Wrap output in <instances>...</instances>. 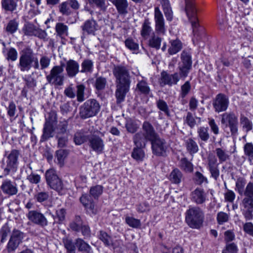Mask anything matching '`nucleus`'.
Segmentation results:
<instances>
[{
    "instance_id": "obj_1",
    "label": "nucleus",
    "mask_w": 253,
    "mask_h": 253,
    "mask_svg": "<svg viewBox=\"0 0 253 253\" xmlns=\"http://www.w3.org/2000/svg\"><path fill=\"white\" fill-rule=\"evenodd\" d=\"M242 195L244 196L241 203L242 213L246 220L253 218V182H249L246 185Z\"/></svg>"
},
{
    "instance_id": "obj_44",
    "label": "nucleus",
    "mask_w": 253,
    "mask_h": 253,
    "mask_svg": "<svg viewBox=\"0 0 253 253\" xmlns=\"http://www.w3.org/2000/svg\"><path fill=\"white\" fill-rule=\"evenodd\" d=\"M103 187L100 185H96L90 187L89 194L91 196L95 199L98 198L102 194L103 192Z\"/></svg>"
},
{
    "instance_id": "obj_49",
    "label": "nucleus",
    "mask_w": 253,
    "mask_h": 253,
    "mask_svg": "<svg viewBox=\"0 0 253 253\" xmlns=\"http://www.w3.org/2000/svg\"><path fill=\"white\" fill-rule=\"evenodd\" d=\"M58 7L59 12L63 15L69 16L72 13V11L66 1L60 4Z\"/></svg>"
},
{
    "instance_id": "obj_64",
    "label": "nucleus",
    "mask_w": 253,
    "mask_h": 253,
    "mask_svg": "<svg viewBox=\"0 0 253 253\" xmlns=\"http://www.w3.org/2000/svg\"><path fill=\"white\" fill-rule=\"evenodd\" d=\"M237 246L232 243L227 244L225 249L222 251V253H237Z\"/></svg>"
},
{
    "instance_id": "obj_36",
    "label": "nucleus",
    "mask_w": 253,
    "mask_h": 253,
    "mask_svg": "<svg viewBox=\"0 0 253 253\" xmlns=\"http://www.w3.org/2000/svg\"><path fill=\"white\" fill-rule=\"evenodd\" d=\"M170 43V46L168 49V52L170 55L177 53L182 48V44L179 40H172Z\"/></svg>"
},
{
    "instance_id": "obj_18",
    "label": "nucleus",
    "mask_w": 253,
    "mask_h": 253,
    "mask_svg": "<svg viewBox=\"0 0 253 253\" xmlns=\"http://www.w3.org/2000/svg\"><path fill=\"white\" fill-rule=\"evenodd\" d=\"M192 67L178 64L179 72L169 75L167 72L163 71L161 73L162 79H178V78H185L187 77Z\"/></svg>"
},
{
    "instance_id": "obj_58",
    "label": "nucleus",
    "mask_w": 253,
    "mask_h": 253,
    "mask_svg": "<svg viewBox=\"0 0 253 253\" xmlns=\"http://www.w3.org/2000/svg\"><path fill=\"white\" fill-rule=\"evenodd\" d=\"M137 88L141 93L145 94H147L150 92V88L147 83L144 80H141L137 84Z\"/></svg>"
},
{
    "instance_id": "obj_8",
    "label": "nucleus",
    "mask_w": 253,
    "mask_h": 253,
    "mask_svg": "<svg viewBox=\"0 0 253 253\" xmlns=\"http://www.w3.org/2000/svg\"><path fill=\"white\" fill-rule=\"evenodd\" d=\"M20 155V151L12 150L6 157V164H3L2 168L5 175L9 174L11 171H15L18 164V158Z\"/></svg>"
},
{
    "instance_id": "obj_52",
    "label": "nucleus",
    "mask_w": 253,
    "mask_h": 253,
    "mask_svg": "<svg viewBox=\"0 0 253 253\" xmlns=\"http://www.w3.org/2000/svg\"><path fill=\"white\" fill-rule=\"evenodd\" d=\"M125 126L127 131L131 133L135 132L139 128L138 124L132 120L127 121Z\"/></svg>"
},
{
    "instance_id": "obj_19",
    "label": "nucleus",
    "mask_w": 253,
    "mask_h": 253,
    "mask_svg": "<svg viewBox=\"0 0 253 253\" xmlns=\"http://www.w3.org/2000/svg\"><path fill=\"white\" fill-rule=\"evenodd\" d=\"M0 188L2 193L8 196L15 195L18 191L16 183L8 179L2 181Z\"/></svg>"
},
{
    "instance_id": "obj_62",
    "label": "nucleus",
    "mask_w": 253,
    "mask_h": 253,
    "mask_svg": "<svg viewBox=\"0 0 253 253\" xmlns=\"http://www.w3.org/2000/svg\"><path fill=\"white\" fill-rule=\"evenodd\" d=\"M80 200L84 208L93 202L91 196L87 194H83L80 197Z\"/></svg>"
},
{
    "instance_id": "obj_35",
    "label": "nucleus",
    "mask_w": 253,
    "mask_h": 253,
    "mask_svg": "<svg viewBox=\"0 0 253 253\" xmlns=\"http://www.w3.org/2000/svg\"><path fill=\"white\" fill-rule=\"evenodd\" d=\"M196 119L198 120L197 123L192 113L188 112L184 118V122L191 128H193L201 122V119L200 118L197 117Z\"/></svg>"
},
{
    "instance_id": "obj_63",
    "label": "nucleus",
    "mask_w": 253,
    "mask_h": 253,
    "mask_svg": "<svg viewBox=\"0 0 253 253\" xmlns=\"http://www.w3.org/2000/svg\"><path fill=\"white\" fill-rule=\"evenodd\" d=\"M27 179L32 184H38L41 181V176L38 174H35L31 172V173L28 175Z\"/></svg>"
},
{
    "instance_id": "obj_17",
    "label": "nucleus",
    "mask_w": 253,
    "mask_h": 253,
    "mask_svg": "<svg viewBox=\"0 0 253 253\" xmlns=\"http://www.w3.org/2000/svg\"><path fill=\"white\" fill-rule=\"evenodd\" d=\"M207 159V168L210 172L211 177L216 180L219 177L220 173L217 159L212 154H210Z\"/></svg>"
},
{
    "instance_id": "obj_2",
    "label": "nucleus",
    "mask_w": 253,
    "mask_h": 253,
    "mask_svg": "<svg viewBox=\"0 0 253 253\" xmlns=\"http://www.w3.org/2000/svg\"><path fill=\"white\" fill-rule=\"evenodd\" d=\"M204 213L198 207L190 206L185 212V221L193 229H199L203 224Z\"/></svg>"
},
{
    "instance_id": "obj_51",
    "label": "nucleus",
    "mask_w": 253,
    "mask_h": 253,
    "mask_svg": "<svg viewBox=\"0 0 253 253\" xmlns=\"http://www.w3.org/2000/svg\"><path fill=\"white\" fill-rule=\"evenodd\" d=\"M241 125L246 131H250L252 129L253 126L252 122L250 120L244 115H241L240 118Z\"/></svg>"
},
{
    "instance_id": "obj_29",
    "label": "nucleus",
    "mask_w": 253,
    "mask_h": 253,
    "mask_svg": "<svg viewBox=\"0 0 253 253\" xmlns=\"http://www.w3.org/2000/svg\"><path fill=\"white\" fill-rule=\"evenodd\" d=\"M68 26L62 22H58L56 24L55 30L57 36L61 39L64 38L68 35Z\"/></svg>"
},
{
    "instance_id": "obj_9",
    "label": "nucleus",
    "mask_w": 253,
    "mask_h": 253,
    "mask_svg": "<svg viewBox=\"0 0 253 253\" xmlns=\"http://www.w3.org/2000/svg\"><path fill=\"white\" fill-rule=\"evenodd\" d=\"M47 184L52 189L61 193L64 185L61 179L58 177L56 170L53 169L47 170L45 173Z\"/></svg>"
},
{
    "instance_id": "obj_47",
    "label": "nucleus",
    "mask_w": 253,
    "mask_h": 253,
    "mask_svg": "<svg viewBox=\"0 0 253 253\" xmlns=\"http://www.w3.org/2000/svg\"><path fill=\"white\" fill-rule=\"evenodd\" d=\"M246 184V180L245 178L239 177L237 179L235 189L240 195H242L245 191Z\"/></svg>"
},
{
    "instance_id": "obj_32",
    "label": "nucleus",
    "mask_w": 253,
    "mask_h": 253,
    "mask_svg": "<svg viewBox=\"0 0 253 253\" xmlns=\"http://www.w3.org/2000/svg\"><path fill=\"white\" fill-rule=\"evenodd\" d=\"M169 178L171 183L178 184L181 182L183 174L179 169L175 168L170 172Z\"/></svg>"
},
{
    "instance_id": "obj_28",
    "label": "nucleus",
    "mask_w": 253,
    "mask_h": 253,
    "mask_svg": "<svg viewBox=\"0 0 253 253\" xmlns=\"http://www.w3.org/2000/svg\"><path fill=\"white\" fill-rule=\"evenodd\" d=\"M185 146L187 151L192 156L199 151V147L197 142L191 138H189L185 140Z\"/></svg>"
},
{
    "instance_id": "obj_26",
    "label": "nucleus",
    "mask_w": 253,
    "mask_h": 253,
    "mask_svg": "<svg viewBox=\"0 0 253 253\" xmlns=\"http://www.w3.org/2000/svg\"><path fill=\"white\" fill-rule=\"evenodd\" d=\"M81 28L84 32H86L88 34L94 35L95 32L97 30V24L93 19L87 20L81 26Z\"/></svg>"
},
{
    "instance_id": "obj_11",
    "label": "nucleus",
    "mask_w": 253,
    "mask_h": 253,
    "mask_svg": "<svg viewBox=\"0 0 253 253\" xmlns=\"http://www.w3.org/2000/svg\"><path fill=\"white\" fill-rule=\"evenodd\" d=\"M152 153L157 156L165 157L168 149V145L165 139L159 135L151 142Z\"/></svg>"
},
{
    "instance_id": "obj_30",
    "label": "nucleus",
    "mask_w": 253,
    "mask_h": 253,
    "mask_svg": "<svg viewBox=\"0 0 253 253\" xmlns=\"http://www.w3.org/2000/svg\"><path fill=\"white\" fill-rule=\"evenodd\" d=\"M66 214V211L64 208L57 209L55 215L50 213L54 219L53 224H61L65 219Z\"/></svg>"
},
{
    "instance_id": "obj_25",
    "label": "nucleus",
    "mask_w": 253,
    "mask_h": 253,
    "mask_svg": "<svg viewBox=\"0 0 253 253\" xmlns=\"http://www.w3.org/2000/svg\"><path fill=\"white\" fill-rule=\"evenodd\" d=\"M116 7L120 14L125 15L127 13L128 4L127 0H109Z\"/></svg>"
},
{
    "instance_id": "obj_33",
    "label": "nucleus",
    "mask_w": 253,
    "mask_h": 253,
    "mask_svg": "<svg viewBox=\"0 0 253 253\" xmlns=\"http://www.w3.org/2000/svg\"><path fill=\"white\" fill-rule=\"evenodd\" d=\"M113 72L117 79H127L129 76L128 70L123 66L116 67Z\"/></svg>"
},
{
    "instance_id": "obj_43",
    "label": "nucleus",
    "mask_w": 253,
    "mask_h": 253,
    "mask_svg": "<svg viewBox=\"0 0 253 253\" xmlns=\"http://www.w3.org/2000/svg\"><path fill=\"white\" fill-rule=\"evenodd\" d=\"M49 198V194L47 191L38 192L34 195V199L39 203H42L46 201Z\"/></svg>"
},
{
    "instance_id": "obj_46",
    "label": "nucleus",
    "mask_w": 253,
    "mask_h": 253,
    "mask_svg": "<svg viewBox=\"0 0 253 253\" xmlns=\"http://www.w3.org/2000/svg\"><path fill=\"white\" fill-rule=\"evenodd\" d=\"M93 62L89 59L84 60L81 64V73H91L93 69Z\"/></svg>"
},
{
    "instance_id": "obj_5",
    "label": "nucleus",
    "mask_w": 253,
    "mask_h": 253,
    "mask_svg": "<svg viewBox=\"0 0 253 253\" xmlns=\"http://www.w3.org/2000/svg\"><path fill=\"white\" fill-rule=\"evenodd\" d=\"M19 66L21 71H28L31 67L32 63H35L34 67L38 68L39 65L38 59L35 57L33 50L30 47L24 48L20 52Z\"/></svg>"
},
{
    "instance_id": "obj_61",
    "label": "nucleus",
    "mask_w": 253,
    "mask_h": 253,
    "mask_svg": "<svg viewBox=\"0 0 253 253\" xmlns=\"http://www.w3.org/2000/svg\"><path fill=\"white\" fill-rule=\"evenodd\" d=\"M85 239H88L91 236V230L89 226L86 224H81L80 230Z\"/></svg>"
},
{
    "instance_id": "obj_45",
    "label": "nucleus",
    "mask_w": 253,
    "mask_h": 253,
    "mask_svg": "<svg viewBox=\"0 0 253 253\" xmlns=\"http://www.w3.org/2000/svg\"><path fill=\"white\" fill-rule=\"evenodd\" d=\"M180 167L181 169L187 172H191L193 170L192 164L185 158H182L180 160Z\"/></svg>"
},
{
    "instance_id": "obj_15",
    "label": "nucleus",
    "mask_w": 253,
    "mask_h": 253,
    "mask_svg": "<svg viewBox=\"0 0 253 253\" xmlns=\"http://www.w3.org/2000/svg\"><path fill=\"white\" fill-rule=\"evenodd\" d=\"M212 105L216 112L225 111L229 105L228 98L224 94L219 93L213 100Z\"/></svg>"
},
{
    "instance_id": "obj_57",
    "label": "nucleus",
    "mask_w": 253,
    "mask_h": 253,
    "mask_svg": "<svg viewBox=\"0 0 253 253\" xmlns=\"http://www.w3.org/2000/svg\"><path fill=\"white\" fill-rule=\"evenodd\" d=\"M63 242L68 253H76V247L72 240L66 239Z\"/></svg>"
},
{
    "instance_id": "obj_37",
    "label": "nucleus",
    "mask_w": 253,
    "mask_h": 253,
    "mask_svg": "<svg viewBox=\"0 0 253 253\" xmlns=\"http://www.w3.org/2000/svg\"><path fill=\"white\" fill-rule=\"evenodd\" d=\"M17 2V0H2V8L6 11L12 12L16 9Z\"/></svg>"
},
{
    "instance_id": "obj_60",
    "label": "nucleus",
    "mask_w": 253,
    "mask_h": 253,
    "mask_svg": "<svg viewBox=\"0 0 253 253\" xmlns=\"http://www.w3.org/2000/svg\"><path fill=\"white\" fill-rule=\"evenodd\" d=\"M157 106L161 111L164 112L167 116H169L170 115L168 106L165 101L161 99L157 101Z\"/></svg>"
},
{
    "instance_id": "obj_31",
    "label": "nucleus",
    "mask_w": 253,
    "mask_h": 253,
    "mask_svg": "<svg viewBox=\"0 0 253 253\" xmlns=\"http://www.w3.org/2000/svg\"><path fill=\"white\" fill-rule=\"evenodd\" d=\"M181 62L178 64L192 67L191 53L189 51L183 50L180 55Z\"/></svg>"
},
{
    "instance_id": "obj_12",
    "label": "nucleus",
    "mask_w": 253,
    "mask_h": 253,
    "mask_svg": "<svg viewBox=\"0 0 253 253\" xmlns=\"http://www.w3.org/2000/svg\"><path fill=\"white\" fill-rule=\"evenodd\" d=\"M27 217L32 223L41 227L48 225V220L45 215L37 210L30 211L27 214Z\"/></svg>"
},
{
    "instance_id": "obj_22",
    "label": "nucleus",
    "mask_w": 253,
    "mask_h": 253,
    "mask_svg": "<svg viewBox=\"0 0 253 253\" xmlns=\"http://www.w3.org/2000/svg\"><path fill=\"white\" fill-rule=\"evenodd\" d=\"M65 64L63 62H60V65L54 66L50 72V74L47 76L49 79H63L64 78L63 71Z\"/></svg>"
},
{
    "instance_id": "obj_34",
    "label": "nucleus",
    "mask_w": 253,
    "mask_h": 253,
    "mask_svg": "<svg viewBox=\"0 0 253 253\" xmlns=\"http://www.w3.org/2000/svg\"><path fill=\"white\" fill-rule=\"evenodd\" d=\"M75 243L79 251L84 252L86 253H92V251L91 247L83 239L78 238L76 240Z\"/></svg>"
},
{
    "instance_id": "obj_7",
    "label": "nucleus",
    "mask_w": 253,
    "mask_h": 253,
    "mask_svg": "<svg viewBox=\"0 0 253 253\" xmlns=\"http://www.w3.org/2000/svg\"><path fill=\"white\" fill-rule=\"evenodd\" d=\"M221 123L226 127H229L232 136L238 134V120L233 112H226L221 115Z\"/></svg>"
},
{
    "instance_id": "obj_4",
    "label": "nucleus",
    "mask_w": 253,
    "mask_h": 253,
    "mask_svg": "<svg viewBox=\"0 0 253 253\" xmlns=\"http://www.w3.org/2000/svg\"><path fill=\"white\" fill-rule=\"evenodd\" d=\"M185 10L187 15L190 21L193 28L194 38L193 42L196 43L200 39V36L203 32V29H198L199 24L196 16L197 10L192 0H185Z\"/></svg>"
},
{
    "instance_id": "obj_40",
    "label": "nucleus",
    "mask_w": 253,
    "mask_h": 253,
    "mask_svg": "<svg viewBox=\"0 0 253 253\" xmlns=\"http://www.w3.org/2000/svg\"><path fill=\"white\" fill-rule=\"evenodd\" d=\"M162 39L156 35L155 33H153L149 40V45L156 49L160 48Z\"/></svg>"
},
{
    "instance_id": "obj_6",
    "label": "nucleus",
    "mask_w": 253,
    "mask_h": 253,
    "mask_svg": "<svg viewBox=\"0 0 253 253\" xmlns=\"http://www.w3.org/2000/svg\"><path fill=\"white\" fill-rule=\"evenodd\" d=\"M100 108V105L96 100H88L81 107L80 117L86 119L94 116L99 112Z\"/></svg>"
},
{
    "instance_id": "obj_59",
    "label": "nucleus",
    "mask_w": 253,
    "mask_h": 253,
    "mask_svg": "<svg viewBox=\"0 0 253 253\" xmlns=\"http://www.w3.org/2000/svg\"><path fill=\"white\" fill-rule=\"evenodd\" d=\"M37 28L32 24H27L25 25L23 28V31L25 35L27 36H34Z\"/></svg>"
},
{
    "instance_id": "obj_24",
    "label": "nucleus",
    "mask_w": 253,
    "mask_h": 253,
    "mask_svg": "<svg viewBox=\"0 0 253 253\" xmlns=\"http://www.w3.org/2000/svg\"><path fill=\"white\" fill-rule=\"evenodd\" d=\"M133 143L135 147L133 148L131 153V157L137 161H142L145 157V152L142 149L146 145L139 146L135 142V140L133 139Z\"/></svg>"
},
{
    "instance_id": "obj_38",
    "label": "nucleus",
    "mask_w": 253,
    "mask_h": 253,
    "mask_svg": "<svg viewBox=\"0 0 253 253\" xmlns=\"http://www.w3.org/2000/svg\"><path fill=\"white\" fill-rule=\"evenodd\" d=\"M152 31V29L151 27V23L149 19H145L141 30V36L144 38H147L150 35Z\"/></svg>"
},
{
    "instance_id": "obj_42",
    "label": "nucleus",
    "mask_w": 253,
    "mask_h": 253,
    "mask_svg": "<svg viewBox=\"0 0 253 253\" xmlns=\"http://www.w3.org/2000/svg\"><path fill=\"white\" fill-rule=\"evenodd\" d=\"M90 135H85L82 132H76L74 137V141L76 145H81L88 140Z\"/></svg>"
},
{
    "instance_id": "obj_16",
    "label": "nucleus",
    "mask_w": 253,
    "mask_h": 253,
    "mask_svg": "<svg viewBox=\"0 0 253 253\" xmlns=\"http://www.w3.org/2000/svg\"><path fill=\"white\" fill-rule=\"evenodd\" d=\"M88 145L89 147L97 154H101L104 149L103 140L98 135H90L88 137Z\"/></svg>"
},
{
    "instance_id": "obj_3",
    "label": "nucleus",
    "mask_w": 253,
    "mask_h": 253,
    "mask_svg": "<svg viewBox=\"0 0 253 253\" xmlns=\"http://www.w3.org/2000/svg\"><path fill=\"white\" fill-rule=\"evenodd\" d=\"M159 134L156 132L153 126L147 121H145L142 126V131L135 133L133 139L137 145H146L148 141L151 142Z\"/></svg>"
},
{
    "instance_id": "obj_54",
    "label": "nucleus",
    "mask_w": 253,
    "mask_h": 253,
    "mask_svg": "<svg viewBox=\"0 0 253 253\" xmlns=\"http://www.w3.org/2000/svg\"><path fill=\"white\" fill-rule=\"evenodd\" d=\"M245 155L249 157V160L251 161L253 160V144L247 143L244 146Z\"/></svg>"
},
{
    "instance_id": "obj_10",
    "label": "nucleus",
    "mask_w": 253,
    "mask_h": 253,
    "mask_svg": "<svg viewBox=\"0 0 253 253\" xmlns=\"http://www.w3.org/2000/svg\"><path fill=\"white\" fill-rule=\"evenodd\" d=\"M25 234L23 232L14 228L12 231L5 251L8 253H13L22 243Z\"/></svg>"
},
{
    "instance_id": "obj_55",
    "label": "nucleus",
    "mask_w": 253,
    "mask_h": 253,
    "mask_svg": "<svg viewBox=\"0 0 253 253\" xmlns=\"http://www.w3.org/2000/svg\"><path fill=\"white\" fill-rule=\"evenodd\" d=\"M10 233V229L7 224H4L0 230V242L4 243L7 237Z\"/></svg>"
},
{
    "instance_id": "obj_20",
    "label": "nucleus",
    "mask_w": 253,
    "mask_h": 253,
    "mask_svg": "<svg viewBox=\"0 0 253 253\" xmlns=\"http://www.w3.org/2000/svg\"><path fill=\"white\" fill-rule=\"evenodd\" d=\"M190 196L191 201L197 205H202L207 200V193L203 189L199 187L191 192Z\"/></svg>"
},
{
    "instance_id": "obj_21",
    "label": "nucleus",
    "mask_w": 253,
    "mask_h": 253,
    "mask_svg": "<svg viewBox=\"0 0 253 253\" xmlns=\"http://www.w3.org/2000/svg\"><path fill=\"white\" fill-rule=\"evenodd\" d=\"M154 19L155 22V31L158 34H165L166 29L163 14L158 7L155 8Z\"/></svg>"
},
{
    "instance_id": "obj_41",
    "label": "nucleus",
    "mask_w": 253,
    "mask_h": 253,
    "mask_svg": "<svg viewBox=\"0 0 253 253\" xmlns=\"http://www.w3.org/2000/svg\"><path fill=\"white\" fill-rule=\"evenodd\" d=\"M98 238L107 247H110L112 245V237L104 231H100L98 234Z\"/></svg>"
},
{
    "instance_id": "obj_27",
    "label": "nucleus",
    "mask_w": 253,
    "mask_h": 253,
    "mask_svg": "<svg viewBox=\"0 0 253 253\" xmlns=\"http://www.w3.org/2000/svg\"><path fill=\"white\" fill-rule=\"evenodd\" d=\"M215 157L218 159L219 163L222 164L230 159V155L229 152L222 148H216L214 150Z\"/></svg>"
},
{
    "instance_id": "obj_23",
    "label": "nucleus",
    "mask_w": 253,
    "mask_h": 253,
    "mask_svg": "<svg viewBox=\"0 0 253 253\" xmlns=\"http://www.w3.org/2000/svg\"><path fill=\"white\" fill-rule=\"evenodd\" d=\"M66 71L69 78H74L79 72V64L76 61L70 59L66 63Z\"/></svg>"
},
{
    "instance_id": "obj_50",
    "label": "nucleus",
    "mask_w": 253,
    "mask_h": 253,
    "mask_svg": "<svg viewBox=\"0 0 253 253\" xmlns=\"http://www.w3.org/2000/svg\"><path fill=\"white\" fill-rule=\"evenodd\" d=\"M125 221L127 225L132 228H137L141 226L140 220L133 217L126 216L125 218Z\"/></svg>"
},
{
    "instance_id": "obj_14",
    "label": "nucleus",
    "mask_w": 253,
    "mask_h": 253,
    "mask_svg": "<svg viewBox=\"0 0 253 253\" xmlns=\"http://www.w3.org/2000/svg\"><path fill=\"white\" fill-rule=\"evenodd\" d=\"M48 119H46L43 128V134L41 137V141H45L53 136L54 130L53 122L55 120V116L53 114H50Z\"/></svg>"
},
{
    "instance_id": "obj_53",
    "label": "nucleus",
    "mask_w": 253,
    "mask_h": 253,
    "mask_svg": "<svg viewBox=\"0 0 253 253\" xmlns=\"http://www.w3.org/2000/svg\"><path fill=\"white\" fill-rule=\"evenodd\" d=\"M194 180L195 183L199 185H201L203 183H208L207 178L199 171H196L195 173Z\"/></svg>"
},
{
    "instance_id": "obj_39",
    "label": "nucleus",
    "mask_w": 253,
    "mask_h": 253,
    "mask_svg": "<svg viewBox=\"0 0 253 253\" xmlns=\"http://www.w3.org/2000/svg\"><path fill=\"white\" fill-rule=\"evenodd\" d=\"M198 136L202 141L206 142L210 138L209 128L200 126L197 129Z\"/></svg>"
},
{
    "instance_id": "obj_56",
    "label": "nucleus",
    "mask_w": 253,
    "mask_h": 253,
    "mask_svg": "<svg viewBox=\"0 0 253 253\" xmlns=\"http://www.w3.org/2000/svg\"><path fill=\"white\" fill-rule=\"evenodd\" d=\"M18 27V22L14 20H11L7 24L6 31L10 34H13L17 31Z\"/></svg>"
},
{
    "instance_id": "obj_48",
    "label": "nucleus",
    "mask_w": 253,
    "mask_h": 253,
    "mask_svg": "<svg viewBox=\"0 0 253 253\" xmlns=\"http://www.w3.org/2000/svg\"><path fill=\"white\" fill-rule=\"evenodd\" d=\"M68 155V152L66 150L60 149L56 152V158L58 164L60 166H62L64 164V160Z\"/></svg>"
},
{
    "instance_id": "obj_13",
    "label": "nucleus",
    "mask_w": 253,
    "mask_h": 253,
    "mask_svg": "<svg viewBox=\"0 0 253 253\" xmlns=\"http://www.w3.org/2000/svg\"><path fill=\"white\" fill-rule=\"evenodd\" d=\"M129 80H119L115 94L117 104L124 101L126 94L129 90Z\"/></svg>"
}]
</instances>
